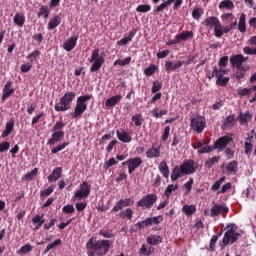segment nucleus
<instances>
[{"label":"nucleus","mask_w":256,"mask_h":256,"mask_svg":"<svg viewBox=\"0 0 256 256\" xmlns=\"http://www.w3.org/2000/svg\"><path fill=\"white\" fill-rule=\"evenodd\" d=\"M176 37L179 43H181V41H187L189 39H193V31L182 32L180 34H177Z\"/></svg>","instance_id":"nucleus-40"},{"label":"nucleus","mask_w":256,"mask_h":256,"mask_svg":"<svg viewBox=\"0 0 256 256\" xmlns=\"http://www.w3.org/2000/svg\"><path fill=\"white\" fill-rule=\"evenodd\" d=\"M13 93H15L13 82L8 81L3 88L2 98H1L2 103H4L5 100L9 99V97L12 96Z\"/></svg>","instance_id":"nucleus-18"},{"label":"nucleus","mask_w":256,"mask_h":256,"mask_svg":"<svg viewBox=\"0 0 256 256\" xmlns=\"http://www.w3.org/2000/svg\"><path fill=\"white\" fill-rule=\"evenodd\" d=\"M50 13H51V10L49 9V6L42 5L39 8V11H38L37 15H38L39 18L43 17L44 19H49Z\"/></svg>","instance_id":"nucleus-36"},{"label":"nucleus","mask_w":256,"mask_h":256,"mask_svg":"<svg viewBox=\"0 0 256 256\" xmlns=\"http://www.w3.org/2000/svg\"><path fill=\"white\" fill-rule=\"evenodd\" d=\"M246 21H247V15L245 13H242L240 15L239 22H238V31H240V33H245L247 31Z\"/></svg>","instance_id":"nucleus-31"},{"label":"nucleus","mask_w":256,"mask_h":256,"mask_svg":"<svg viewBox=\"0 0 256 256\" xmlns=\"http://www.w3.org/2000/svg\"><path fill=\"white\" fill-rule=\"evenodd\" d=\"M223 127H225V129L235 127V114L229 115L225 118Z\"/></svg>","instance_id":"nucleus-39"},{"label":"nucleus","mask_w":256,"mask_h":256,"mask_svg":"<svg viewBox=\"0 0 256 256\" xmlns=\"http://www.w3.org/2000/svg\"><path fill=\"white\" fill-rule=\"evenodd\" d=\"M63 213H65L66 215H71L73 213H75V207L71 204L65 205L62 208Z\"/></svg>","instance_id":"nucleus-61"},{"label":"nucleus","mask_w":256,"mask_h":256,"mask_svg":"<svg viewBox=\"0 0 256 256\" xmlns=\"http://www.w3.org/2000/svg\"><path fill=\"white\" fill-rule=\"evenodd\" d=\"M247 59H249V57L245 58V56H243L242 54H237L230 58V63L232 67H236V69H241L242 65L247 62Z\"/></svg>","instance_id":"nucleus-17"},{"label":"nucleus","mask_w":256,"mask_h":256,"mask_svg":"<svg viewBox=\"0 0 256 256\" xmlns=\"http://www.w3.org/2000/svg\"><path fill=\"white\" fill-rule=\"evenodd\" d=\"M53 191H55V188H53V186H50V187L44 189L43 191H41L40 196L41 197H49V195H51L53 193Z\"/></svg>","instance_id":"nucleus-63"},{"label":"nucleus","mask_w":256,"mask_h":256,"mask_svg":"<svg viewBox=\"0 0 256 256\" xmlns=\"http://www.w3.org/2000/svg\"><path fill=\"white\" fill-rule=\"evenodd\" d=\"M151 115L155 117V119H160V117H163V115H167L168 111L167 110H160L159 108H154L151 110Z\"/></svg>","instance_id":"nucleus-48"},{"label":"nucleus","mask_w":256,"mask_h":256,"mask_svg":"<svg viewBox=\"0 0 256 256\" xmlns=\"http://www.w3.org/2000/svg\"><path fill=\"white\" fill-rule=\"evenodd\" d=\"M157 194H147L143 196L137 203L136 207H141V209H152L153 206L157 203Z\"/></svg>","instance_id":"nucleus-8"},{"label":"nucleus","mask_w":256,"mask_h":256,"mask_svg":"<svg viewBox=\"0 0 256 256\" xmlns=\"http://www.w3.org/2000/svg\"><path fill=\"white\" fill-rule=\"evenodd\" d=\"M78 39H79V36H72L69 40L63 43V49L68 53H70V51H73L77 46Z\"/></svg>","instance_id":"nucleus-21"},{"label":"nucleus","mask_w":256,"mask_h":256,"mask_svg":"<svg viewBox=\"0 0 256 256\" xmlns=\"http://www.w3.org/2000/svg\"><path fill=\"white\" fill-rule=\"evenodd\" d=\"M163 89V83H161L160 81H154L153 85H152V89L151 92L152 93H159V90Z\"/></svg>","instance_id":"nucleus-59"},{"label":"nucleus","mask_w":256,"mask_h":256,"mask_svg":"<svg viewBox=\"0 0 256 256\" xmlns=\"http://www.w3.org/2000/svg\"><path fill=\"white\" fill-rule=\"evenodd\" d=\"M158 169L165 179H169V165H167V162H160Z\"/></svg>","instance_id":"nucleus-33"},{"label":"nucleus","mask_w":256,"mask_h":256,"mask_svg":"<svg viewBox=\"0 0 256 256\" xmlns=\"http://www.w3.org/2000/svg\"><path fill=\"white\" fill-rule=\"evenodd\" d=\"M119 217L122 219H127L128 221H131L133 219V209L126 208L125 210H122L119 213Z\"/></svg>","instance_id":"nucleus-42"},{"label":"nucleus","mask_w":256,"mask_h":256,"mask_svg":"<svg viewBox=\"0 0 256 256\" xmlns=\"http://www.w3.org/2000/svg\"><path fill=\"white\" fill-rule=\"evenodd\" d=\"M113 247V241L107 239H99L97 237H91L86 243L88 256H105Z\"/></svg>","instance_id":"nucleus-1"},{"label":"nucleus","mask_w":256,"mask_h":256,"mask_svg":"<svg viewBox=\"0 0 256 256\" xmlns=\"http://www.w3.org/2000/svg\"><path fill=\"white\" fill-rule=\"evenodd\" d=\"M132 121L135 123L136 127H141V125H143V116L141 114H137L132 117Z\"/></svg>","instance_id":"nucleus-60"},{"label":"nucleus","mask_w":256,"mask_h":256,"mask_svg":"<svg viewBox=\"0 0 256 256\" xmlns=\"http://www.w3.org/2000/svg\"><path fill=\"white\" fill-rule=\"evenodd\" d=\"M121 99H123V96H121V95L112 96L105 101V106L106 107H115V105H117V103H119L121 101Z\"/></svg>","instance_id":"nucleus-32"},{"label":"nucleus","mask_w":256,"mask_h":256,"mask_svg":"<svg viewBox=\"0 0 256 256\" xmlns=\"http://www.w3.org/2000/svg\"><path fill=\"white\" fill-rule=\"evenodd\" d=\"M183 170L181 169V166H175L171 173V180L177 181V179H180L181 176H183Z\"/></svg>","instance_id":"nucleus-38"},{"label":"nucleus","mask_w":256,"mask_h":256,"mask_svg":"<svg viewBox=\"0 0 256 256\" xmlns=\"http://www.w3.org/2000/svg\"><path fill=\"white\" fill-rule=\"evenodd\" d=\"M166 11L169 9V6L163 2L160 5H158L153 11H154V15H158V13H163V11Z\"/></svg>","instance_id":"nucleus-58"},{"label":"nucleus","mask_w":256,"mask_h":256,"mask_svg":"<svg viewBox=\"0 0 256 256\" xmlns=\"http://www.w3.org/2000/svg\"><path fill=\"white\" fill-rule=\"evenodd\" d=\"M146 243L148 245H159V243H163V238L157 235H150L146 238Z\"/></svg>","instance_id":"nucleus-34"},{"label":"nucleus","mask_w":256,"mask_h":256,"mask_svg":"<svg viewBox=\"0 0 256 256\" xmlns=\"http://www.w3.org/2000/svg\"><path fill=\"white\" fill-rule=\"evenodd\" d=\"M123 166L127 165L129 175L135 173V169H139L143 165V159L141 157H134L126 160L122 163Z\"/></svg>","instance_id":"nucleus-13"},{"label":"nucleus","mask_w":256,"mask_h":256,"mask_svg":"<svg viewBox=\"0 0 256 256\" xmlns=\"http://www.w3.org/2000/svg\"><path fill=\"white\" fill-rule=\"evenodd\" d=\"M177 189H179V184H169L164 192L165 197H171L173 191H177Z\"/></svg>","instance_id":"nucleus-47"},{"label":"nucleus","mask_w":256,"mask_h":256,"mask_svg":"<svg viewBox=\"0 0 256 256\" xmlns=\"http://www.w3.org/2000/svg\"><path fill=\"white\" fill-rule=\"evenodd\" d=\"M219 9H227L228 11H233L235 9V4L231 0H223L219 3Z\"/></svg>","instance_id":"nucleus-37"},{"label":"nucleus","mask_w":256,"mask_h":256,"mask_svg":"<svg viewBox=\"0 0 256 256\" xmlns=\"http://www.w3.org/2000/svg\"><path fill=\"white\" fill-rule=\"evenodd\" d=\"M155 253V248L154 247H148L146 244H142L141 248L139 249V255H144V256H151Z\"/></svg>","instance_id":"nucleus-35"},{"label":"nucleus","mask_w":256,"mask_h":256,"mask_svg":"<svg viewBox=\"0 0 256 256\" xmlns=\"http://www.w3.org/2000/svg\"><path fill=\"white\" fill-rule=\"evenodd\" d=\"M15 128V120L14 119H10L7 123H6V126H5V130L2 132V139H5L7 138V136L10 134V133H13V129Z\"/></svg>","instance_id":"nucleus-28"},{"label":"nucleus","mask_w":256,"mask_h":256,"mask_svg":"<svg viewBox=\"0 0 256 256\" xmlns=\"http://www.w3.org/2000/svg\"><path fill=\"white\" fill-rule=\"evenodd\" d=\"M41 55V51L39 50H34L32 51L27 57L26 59H30V63H33L34 59H38V57Z\"/></svg>","instance_id":"nucleus-62"},{"label":"nucleus","mask_w":256,"mask_h":256,"mask_svg":"<svg viewBox=\"0 0 256 256\" xmlns=\"http://www.w3.org/2000/svg\"><path fill=\"white\" fill-rule=\"evenodd\" d=\"M45 214H37L34 218H32V223L35 225L34 231H39L43 224L45 223Z\"/></svg>","instance_id":"nucleus-24"},{"label":"nucleus","mask_w":256,"mask_h":256,"mask_svg":"<svg viewBox=\"0 0 256 256\" xmlns=\"http://www.w3.org/2000/svg\"><path fill=\"white\" fill-rule=\"evenodd\" d=\"M197 211V206L195 205H184L182 208V213H185L188 217L193 215Z\"/></svg>","instance_id":"nucleus-43"},{"label":"nucleus","mask_w":256,"mask_h":256,"mask_svg":"<svg viewBox=\"0 0 256 256\" xmlns=\"http://www.w3.org/2000/svg\"><path fill=\"white\" fill-rule=\"evenodd\" d=\"M68 145H69V142L64 141L62 144H59L58 146L52 148L51 149L52 155H57V153H59V151H63V149L68 147Z\"/></svg>","instance_id":"nucleus-49"},{"label":"nucleus","mask_w":256,"mask_h":256,"mask_svg":"<svg viewBox=\"0 0 256 256\" xmlns=\"http://www.w3.org/2000/svg\"><path fill=\"white\" fill-rule=\"evenodd\" d=\"M252 119H253V114H251L249 111L245 113L240 112L237 117V121H240L241 125H247L249 121H251Z\"/></svg>","instance_id":"nucleus-27"},{"label":"nucleus","mask_w":256,"mask_h":256,"mask_svg":"<svg viewBox=\"0 0 256 256\" xmlns=\"http://www.w3.org/2000/svg\"><path fill=\"white\" fill-rule=\"evenodd\" d=\"M137 13H149L151 11V5L141 4L136 7Z\"/></svg>","instance_id":"nucleus-53"},{"label":"nucleus","mask_w":256,"mask_h":256,"mask_svg":"<svg viewBox=\"0 0 256 256\" xmlns=\"http://www.w3.org/2000/svg\"><path fill=\"white\" fill-rule=\"evenodd\" d=\"M91 195V184L87 181H83L79 185V189L75 192L73 199L74 201H81V199H87Z\"/></svg>","instance_id":"nucleus-9"},{"label":"nucleus","mask_w":256,"mask_h":256,"mask_svg":"<svg viewBox=\"0 0 256 256\" xmlns=\"http://www.w3.org/2000/svg\"><path fill=\"white\" fill-rule=\"evenodd\" d=\"M235 224H228L227 231L224 233V237L222 239V247H227L228 245H233L236 241L239 240L241 234L235 231Z\"/></svg>","instance_id":"nucleus-6"},{"label":"nucleus","mask_w":256,"mask_h":256,"mask_svg":"<svg viewBox=\"0 0 256 256\" xmlns=\"http://www.w3.org/2000/svg\"><path fill=\"white\" fill-rule=\"evenodd\" d=\"M116 135L119 141L122 143H131L133 141V137H131V133L125 130H116Z\"/></svg>","instance_id":"nucleus-22"},{"label":"nucleus","mask_w":256,"mask_h":256,"mask_svg":"<svg viewBox=\"0 0 256 256\" xmlns=\"http://www.w3.org/2000/svg\"><path fill=\"white\" fill-rule=\"evenodd\" d=\"M135 35H137V30L130 31L128 36L122 38L117 42V45H119V47H123V45H127L128 43H130V41H133V37H135Z\"/></svg>","instance_id":"nucleus-29"},{"label":"nucleus","mask_w":256,"mask_h":256,"mask_svg":"<svg viewBox=\"0 0 256 256\" xmlns=\"http://www.w3.org/2000/svg\"><path fill=\"white\" fill-rule=\"evenodd\" d=\"M219 159H221L220 156H214L212 158H209L205 162V167H207L208 169H211V167H213L215 165V163H219Z\"/></svg>","instance_id":"nucleus-52"},{"label":"nucleus","mask_w":256,"mask_h":256,"mask_svg":"<svg viewBox=\"0 0 256 256\" xmlns=\"http://www.w3.org/2000/svg\"><path fill=\"white\" fill-rule=\"evenodd\" d=\"M60 25H61V16L56 15V16H54L53 19H51L48 22L47 30L53 31V29H57V27H59Z\"/></svg>","instance_id":"nucleus-30"},{"label":"nucleus","mask_w":256,"mask_h":256,"mask_svg":"<svg viewBox=\"0 0 256 256\" xmlns=\"http://www.w3.org/2000/svg\"><path fill=\"white\" fill-rule=\"evenodd\" d=\"M183 175H191L195 172V163L193 160H187L182 165H180Z\"/></svg>","instance_id":"nucleus-19"},{"label":"nucleus","mask_w":256,"mask_h":256,"mask_svg":"<svg viewBox=\"0 0 256 256\" xmlns=\"http://www.w3.org/2000/svg\"><path fill=\"white\" fill-rule=\"evenodd\" d=\"M65 125H67L63 120L57 121L52 127L51 138L47 140V145H55V143H59V141H63L65 137Z\"/></svg>","instance_id":"nucleus-2"},{"label":"nucleus","mask_w":256,"mask_h":256,"mask_svg":"<svg viewBox=\"0 0 256 256\" xmlns=\"http://www.w3.org/2000/svg\"><path fill=\"white\" fill-rule=\"evenodd\" d=\"M135 203V200L131 198H126V199H120L116 202L112 210L109 212V215L111 216L110 220L112 223H117L119 215L115 213H119V211H123L125 207H131Z\"/></svg>","instance_id":"nucleus-5"},{"label":"nucleus","mask_w":256,"mask_h":256,"mask_svg":"<svg viewBox=\"0 0 256 256\" xmlns=\"http://www.w3.org/2000/svg\"><path fill=\"white\" fill-rule=\"evenodd\" d=\"M157 65L155 64H150L149 67L144 69V75L146 77H151L152 75H155V73L157 72Z\"/></svg>","instance_id":"nucleus-46"},{"label":"nucleus","mask_w":256,"mask_h":256,"mask_svg":"<svg viewBox=\"0 0 256 256\" xmlns=\"http://www.w3.org/2000/svg\"><path fill=\"white\" fill-rule=\"evenodd\" d=\"M89 63H93L90 67L91 73H97L101 67L105 64V57L99 55V48L92 51Z\"/></svg>","instance_id":"nucleus-7"},{"label":"nucleus","mask_w":256,"mask_h":256,"mask_svg":"<svg viewBox=\"0 0 256 256\" xmlns=\"http://www.w3.org/2000/svg\"><path fill=\"white\" fill-rule=\"evenodd\" d=\"M213 75H216V85H218L219 87H227V84L230 81L229 77L224 76L227 75V70L215 66L212 76Z\"/></svg>","instance_id":"nucleus-10"},{"label":"nucleus","mask_w":256,"mask_h":256,"mask_svg":"<svg viewBox=\"0 0 256 256\" xmlns=\"http://www.w3.org/2000/svg\"><path fill=\"white\" fill-rule=\"evenodd\" d=\"M214 35L215 37H217V39L223 37V26L221 22L214 27Z\"/></svg>","instance_id":"nucleus-55"},{"label":"nucleus","mask_w":256,"mask_h":256,"mask_svg":"<svg viewBox=\"0 0 256 256\" xmlns=\"http://www.w3.org/2000/svg\"><path fill=\"white\" fill-rule=\"evenodd\" d=\"M253 93L252 88H239L237 90L238 97H247V95H251Z\"/></svg>","instance_id":"nucleus-51"},{"label":"nucleus","mask_w":256,"mask_h":256,"mask_svg":"<svg viewBox=\"0 0 256 256\" xmlns=\"http://www.w3.org/2000/svg\"><path fill=\"white\" fill-rule=\"evenodd\" d=\"M243 52L245 53V55H256V48L245 46L243 48Z\"/></svg>","instance_id":"nucleus-64"},{"label":"nucleus","mask_w":256,"mask_h":256,"mask_svg":"<svg viewBox=\"0 0 256 256\" xmlns=\"http://www.w3.org/2000/svg\"><path fill=\"white\" fill-rule=\"evenodd\" d=\"M13 21L17 27H23V25H25V16L17 12L13 18Z\"/></svg>","instance_id":"nucleus-41"},{"label":"nucleus","mask_w":256,"mask_h":256,"mask_svg":"<svg viewBox=\"0 0 256 256\" xmlns=\"http://www.w3.org/2000/svg\"><path fill=\"white\" fill-rule=\"evenodd\" d=\"M129 63H131V56H128L123 60L118 59V60L114 61V67H116V65H120L121 67H125V65H129Z\"/></svg>","instance_id":"nucleus-54"},{"label":"nucleus","mask_w":256,"mask_h":256,"mask_svg":"<svg viewBox=\"0 0 256 256\" xmlns=\"http://www.w3.org/2000/svg\"><path fill=\"white\" fill-rule=\"evenodd\" d=\"M225 179H226V177L223 176L222 178H220L219 180H217V181L211 186V190H212V191H219V189H221V185H223Z\"/></svg>","instance_id":"nucleus-56"},{"label":"nucleus","mask_w":256,"mask_h":256,"mask_svg":"<svg viewBox=\"0 0 256 256\" xmlns=\"http://www.w3.org/2000/svg\"><path fill=\"white\" fill-rule=\"evenodd\" d=\"M93 95L87 94L79 96L76 100V105L72 113V119H81L83 113L87 111V101H91Z\"/></svg>","instance_id":"nucleus-3"},{"label":"nucleus","mask_w":256,"mask_h":256,"mask_svg":"<svg viewBox=\"0 0 256 256\" xmlns=\"http://www.w3.org/2000/svg\"><path fill=\"white\" fill-rule=\"evenodd\" d=\"M160 223H163L162 215L148 217L145 220L136 223L135 227H137V229H147V227H152V225H159Z\"/></svg>","instance_id":"nucleus-11"},{"label":"nucleus","mask_w":256,"mask_h":256,"mask_svg":"<svg viewBox=\"0 0 256 256\" xmlns=\"http://www.w3.org/2000/svg\"><path fill=\"white\" fill-rule=\"evenodd\" d=\"M164 3H166V6H170L173 5V10L174 11H179V8L181 7V5H183V0H164Z\"/></svg>","instance_id":"nucleus-44"},{"label":"nucleus","mask_w":256,"mask_h":256,"mask_svg":"<svg viewBox=\"0 0 256 256\" xmlns=\"http://www.w3.org/2000/svg\"><path fill=\"white\" fill-rule=\"evenodd\" d=\"M63 175V168L62 167H56L52 174L48 176L49 183H55L56 181H59Z\"/></svg>","instance_id":"nucleus-23"},{"label":"nucleus","mask_w":256,"mask_h":256,"mask_svg":"<svg viewBox=\"0 0 256 256\" xmlns=\"http://www.w3.org/2000/svg\"><path fill=\"white\" fill-rule=\"evenodd\" d=\"M77 97V94L75 92H66L60 99L59 102L55 104V111L57 112H64L69 111L71 109V105H73V101H75V98Z\"/></svg>","instance_id":"nucleus-4"},{"label":"nucleus","mask_w":256,"mask_h":256,"mask_svg":"<svg viewBox=\"0 0 256 256\" xmlns=\"http://www.w3.org/2000/svg\"><path fill=\"white\" fill-rule=\"evenodd\" d=\"M31 251H33V246H31V244H26L17 251V254L21 255L23 253H31Z\"/></svg>","instance_id":"nucleus-57"},{"label":"nucleus","mask_w":256,"mask_h":256,"mask_svg":"<svg viewBox=\"0 0 256 256\" xmlns=\"http://www.w3.org/2000/svg\"><path fill=\"white\" fill-rule=\"evenodd\" d=\"M37 173H39V169L34 168L32 171L26 173L23 176L22 181H33V179H35V177H37Z\"/></svg>","instance_id":"nucleus-45"},{"label":"nucleus","mask_w":256,"mask_h":256,"mask_svg":"<svg viewBox=\"0 0 256 256\" xmlns=\"http://www.w3.org/2000/svg\"><path fill=\"white\" fill-rule=\"evenodd\" d=\"M231 141H233V138L229 136H222L215 141L214 149H219L220 151H223V149H226Z\"/></svg>","instance_id":"nucleus-16"},{"label":"nucleus","mask_w":256,"mask_h":256,"mask_svg":"<svg viewBox=\"0 0 256 256\" xmlns=\"http://www.w3.org/2000/svg\"><path fill=\"white\" fill-rule=\"evenodd\" d=\"M147 159H158L161 157V145L152 144L151 148L146 151Z\"/></svg>","instance_id":"nucleus-15"},{"label":"nucleus","mask_w":256,"mask_h":256,"mask_svg":"<svg viewBox=\"0 0 256 256\" xmlns=\"http://www.w3.org/2000/svg\"><path fill=\"white\" fill-rule=\"evenodd\" d=\"M183 65H185V61H177V62L166 61L165 71H167V73H171V71H177V69H181Z\"/></svg>","instance_id":"nucleus-20"},{"label":"nucleus","mask_w":256,"mask_h":256,"mask_svg":"<svg viewBox=\"0 0 256 256\" xmlns=\"http://www.w3.org/2000/svg\"><path fill=\"white\" fill-rule=\"evenodd\" d=\"M211 143V138L207 137L206 139L200 140L197 143L192 144L193 149H201L203 145H209Z\"/></svg>","instance_id":"nucleus-50"},{"label":"nucleus","mask_w":256,"mask_h":256,"mask_svg":"<svg viewBox=\"0 0 256 256\" xmlns=\"http://www.w3.org/2000/svg\"><path fill=\"white\" fill-rule=\"evenodd\" d=\"M237 171H239V163L237 160L231 161L226 166V174L227 175H237Z\"/></svg>","instance_id":"nucleus-25"},{"label":"nucleus","mask_w":256,"mask_h":256,"mask_svg":"<svg viewBox=\"0 0 256 256\" xmlns=\"http://www.w3.org/2000/svg\"><path fill=\"white\" fill-rule=\"evenodd\" d=\"M227 213H229V207L226 204H215L210 209V217H219V215L227 217Z\"/></svg>","instance_id":"nucleus-14"},{"label":"nucleus","mask_w":256,"mask_h":256,"mask_svg":"<svg viewBox=\"0 0 256 256\" xmlns=\"http://www.w3.org/2000/svg\"><path fill=\"white\" fill-rule=\"evenodd\" d=\"M190 127L196 133H203L207 127V121L203 116H197L196 118H191Z\"/></svg>","instance_id":"nucleus-12"},{"label":"nucleus","mask_w":256,"mask_h":256,"mask_svg":"<svg viewBox=\"0 0 256 256\" xmlns=\"http://www.w3.org/2000/svg\"><path fill=\"white\" fill-rule=\"evenodd\" d=\"M221 21L218 20L215 16L207 17L203 22L202 25L204 27H208L209 29L215 28L216 25H218Z\"/></svg>","instance_id":"nucleus-26"}]
</instances>
